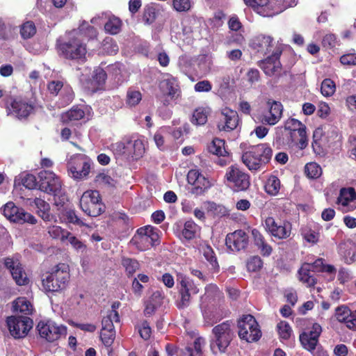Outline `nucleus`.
Instances as JSON below:
<instances>
[{
	"instance_id": "obj_1",
	"label": "nucleus",
	"mask_w": 356,
	"mask_h": 356,
	"mask_svg": "<svg viewBox=\"0 0 356 356\" xmlns=\"http://www.w3.org/2000/svg\"><path fill=\"white\" fill-rule=\"evenodd\" d=\"M251 46L257 52L264 55L272 52L263 63L262 67L266 74L273 75L280 69V56L282 49L280 47L274 48L273 39L271 36L259 35L252 40Z\"/></svg>"
},
{
	"instance_id": "obj_2",
	"label": "nucleus",
	"mask_w": 356,
	"mask_h": 356,
	"mask_svg": "<svg viewBox=\"0 0 356 356\" xmlns=\"http://www.w3.org/2000/svg\"><path fill=\"white\" fill-rule=\"evenodd\" d=\"M210 346L213 353H224L234 337V323L226 321L218 324L213 328Z\"/></svg>"
},
{
	"instance_id": "obj_3",
	"label": "nucleus",
	"mask_w": 356,
	"mask_h": 356,
	"mask_svg": "<svg viewBox=\"0 0 356 356\" xmlns=\"http://www.w3.org/2000/svg\"><path fill=\"white\" fill-rule=\"evenodd\" d=\"M272 154V149L268 144H259L244 152L242 161L250 170H258L269 162Z\"/></svg>"
},
{
	"instance_id": "obj_4",
	"label": "nucleus",
	"mask_w": 356,
	"mask_h": 356,
	"mask_svg": "<svg viewBox=\"0 0 356 356\" xmlns=\"http://www.w3.org/2000/svg\"><path fill=\"white\" fill-rule=\"evenodd\" d=\"M111 149L118 156L136 160L142 157L145 151L143 140L134 138H124L111 144Z\"/></svg>"
},
{
	"instance_id": "obj_5",
	"label": "nucleus",
	"mask_w": 356,
	"mask_h": 356,
	"mask_svg": "<svg viewBox=\"0 0 356 356\" xmlns=\"http://www.w3.org/2000/svg\"><path fill=\"white\" fill-rule=\"evenodd\" d=\"M76 35V31L70 32L67 40L60 42L58 44V49L67 59L83 61L87 53L86 46L82 39Z\"/></svg>"
},
{
	"instance_id": "obj_6",
	"label": "nucleus",
	"mask_w": 356,
	"mask_h": 356,
	"mask_svg": "<svg viewBox=\"0 0 356 356\" xmlns=\"http://www.w3.org/2000/svg\"><path fill=\"white\" fill-rule=\"evenodd\" d=\"M69 278L68 266L65 264H59L42 279L43 289L47 292H56L63 290L66 287Z\"/></svg>"
},
{
	"instance_id": "obj_7",
	"label": "nucleus",
	"mask_w": 356,
	"mask_h": 356,
	"mask_svg": "<svg viewBox=\"0 0 356 356\" xmlns=\"http://www.w3.org/2000/svg\"><path fill=\"white\" fill-rule=\"evenodd\" d=\"M92 163V161L85 154H74L67 161L68 175L74 180H83L89 175Z\"/></svg>"
},
{
	"instance_id": "obj_8",
	"label": "nucleus",
	"mask_w": 356,
	"mask_h": 356,
	"mask_svg": "<svg viewBox=\"0 0 356 356\" xmlns=\"http://www.w3.org/2000/svg\"><path fill=\"white\" fill-rule=\"evenodd\" d=\"M79 205L81 210L88 216L97 217L105 211V205L97 190H88L81 196Z\"/></svg>"
},
{
	"instance_id": "obj_9",
	"label": "nucleus",
	"mask_w": 356,
	"mask_h": 356,
	"mask_svg": "<svg viewBox=\"0 0 356 356\" xmlns=\"http://www.w3.org/2000/svg\"><path fill=\"white\" fill-rule=\"evenodd\" d=\"M10 334L15 339L25 338L33 327V321L24 315H11L6 320Z\"/></svg>"
},
{
	"instance_id": "obj_10",
	"label": "nucleus",
	"mask_w": 356,
	"mask_h": 356,
	"mask_svg": "<svg viewBox=\"0 0 356 356\" xmlns=\"http://www.w3.org/2000/svg\"><path fill=\"white\" fill-rule=\"evenodd\" d=\"M36 330L40 337L48 343H54L67 334V327L51 320L38 322Z\"/></svg>"
},
{
	"instance_id": "obj_11",
	"label": "nucleus",
	"mask_w": 356,
	"mask_h": 356,
	"mask_svg": "<svg viewBox=\"0 0 356 356\" xmlns=\"http://www.w3.org/2000/svg\"><path fill=\"white\" fill-rule=\"evenodd\" d=\"M238 336L248 343L258 341L261 332L255 318L250 315H243L238 321Z\"/></svg>"
},
{
	"instance_id": "obj_12",
	"label": "nucleus",
	"mask_w": 356,
	"mask_h": 356,
	"mask_svg": "<svg viewBox=\"0 0 356 356\" xmlns=\"http://www.w3.org/2000/svg\"><path fill=\"white\" fill-rule=\"evenodd\" d=\"M177 280L179 294L177 306L179 309H184L190 305L191 295L198 293L200 289L192 280L184 274H178Z\"/></svg>"
},
{
	"instance_id": "obj_13",
	"label": "nucleus",
	"mask_w": 356,
	"mask_h": 356,
	"mask_svg": "<svg viewBox=\"0 0 356 356\" xmlns=\"http://www.w3.org/2000/svg\"><path fill=\"white\" fill-rule=\"evenodd\" d=\"M225 178L227 186L236 191H245L250 184V176L235 165L227 168Z\"/></svg>"
},
{
	"instance_id": "obj_14",
	"label": "nucleus",
	"mask_w": 356,
	"mask_h": 356,
	"mask_svg": "<svg viewBox=\"0 0 356 356\" xmlns=\"http://www.w3.org/2000/svg\"><path fill=\"white\" fill-rule=\"evenodd\" d=\"M39 188L41 191L54 195L61 190L62 182L53 171L42 170L38 175Z\"/></svg>"
},
{
	"instance_id": "obj_15",
	"label": "nucleus",
	"mask_w": 356,
	"mask_h": 356,
	"mask_svg": "<svg viewBox=\"0 0 356 356\" xmlns=\"http://www.w3.org/2000/svg\"><path fill=\"white\" fill-rule=\"evenodd\" d=\"M158 238L157 234L151 226L139 228L130 243L135 245L138 250L144 251L154 245V241Z\"/></svg>"
},
{
	"instance_id": "obj_16",
	"label": "nucleus",
	"mask_w": 356,
	"mask_h": 356,
	"mask_svg": "<svg viewBox=\"0 0 356 356\" xmlns=\"http://www.w3.org/2000/svg\"><path fill=\"white\" fill-rule=\"evenodd\" d=\"M263 225L265 230L276 238L286 239L291 236L292 226L289 221L277 222L273 217H268L265 219Z\"/></svg>"
},
{
	"instance_id": "obj_17",
	"label": "nucleus",
	"mask_w": 356,
	"mask_h": 356,
	"mask_svg": "<svg viewBox=\"0 0 356 356\" xmlns=\"http://www.w3.org/2000/svg\"><path fill=\"white\" fill-rule=\"evenodd\" d=\"M2 211L6 218L15 222L35 224L37 222L33 216L26 212L23 209L16 207L12 202L6 203Z\"/></svg>"
},
{
	"instance_id": "obj_18",
	"label": "nucleus",
	"mask_w": 356,
	"mask_h": 356,
	"mask_svg": "<svg viewBox=\"0 0 356 356\" xmlns=\"http://www.w3.org/2000/svg\"><path fill=\"white\" fill-rule=\"evenodd\" d=\"M205 339L198 337L195 339L192 346H186L184 349L178 350L170 343L165 346V351L168 356H202V347L205 345Z\"/></svg>"
},
{
	"instance_id": "obj_19",
	"label": "nucleus",
	"mask_w": 356,
	"mask_h": 356,
	"mask_svg": "<svg viewBox=\"0 0 356 356\" xmlns=\"http://www.w3.org/2000/svg\"><path fill=\"white\" fill-rule=\"evenodd\" d=\"M187 181L189 184L193 186L191 193L195 195H202L211 186V183L209 179L197 168L191 169L188 171Z\"/></svg>"
},
{
	"instance_id": "obj_20",
	"label": "nucleus",
	"mask_w": 356,
	"mask_h": 356,
	"mask_svg": "<svg viewBox=\"0 0 356 356\" xmlns=\"http://www.w3.org/2000/svg\"><path fill=\"white\" fill-rule=\"evenodd\" d=\"M34 111V106L22 98L14 99L8 106V113L19 119L27 118Z\"/></svg>"
},
{
	"instance_id": "obj_21",
	"label": "nucleus",
	"mask_w": 356,
	"mask_h": 356,
	"mask_svg": "<svg viewBox=\"0 0 356 356\" xmlns=\"http://www.w3.org/2000/svg\"><path fill=\"white\" fill-rule=\"evenodd\" d=\"M322 327L318 323H313L312 330L300 334V341L302 347L309 352L314 351L318 343Z\"/></svg>"
},
{
	"instance_id": "obj_22",
	"label": "nucleus",
	"mask_w": 356,
	"mask_h": 356,
	"mask_svg": "<svg viewBox=\"0 0 356 356\" xmlns=\"http://www.w3.org/2000/svg\"><path fill=\"white\" fill-rule=\"evenodd\" d=\"M238 123V115L236 111L227 107L222 109L218 128L220 131H231L236 128Z\"/></svg>"
},
{
	"instance_id": "obj_23",
	"label": "nucleus",
	"mask_w": 356,
	"mask_h": 356,
	"mask_svg": "<svg viewBox=\"0 0 356 356\" xmlns=\"http://www.w3.org/2000/svg\"><path fill=\"white\" fill-rule=\"evenodd\" d=\"M248 235L241 229L228 234L225 239L227 248L233 252L245 249L248 246Z\"/></svg>"
},
{
	"instance_id": "obj_24",
	"label": "nucleus",
	"mask_w": 356,
	"mask_h": 356,
	"mask_svg": "<svg viewBox=\"0 0 356 356\" xmlns=\"http://www.w3.org/2000/svg\"><path fill=\"white\" fill-rule=\"evenodd\" d=\"M268 112L263 114L260 120L263 124L275 125L282 118L283 112L282 104L280 102L269 99L267 102Z\"/></svg>"
},
{
	"instance_id": "obj_25",
	"label": "nucleus",
	"mask_w": 356,
	"mask_h": 356,
	"mask_svg": "<svg viewBox=\"0 0 356 356\" xmlns=\"http://www.w3.org/2000/svg\"><path fill=\"white\" fill-rule=\"evenodd\" d=\"M5 266L9 270L13 280L19 286L26 285L29 280L21 264L18 260L6 258L4 261Z\"/></svg>"
},
{
	"instance_id": "obj_26",
	"label": "nucleus",
	"mask_w": 356,
	"mask_h": 356,
	"mask_svg": "<svg viewBox=\"0 0 356 356\" xmlns=\"http://www.w3.org/2000/svg\"><path fill=\"white\" fill-rule=\"evenodd\" d=\"M356 200V192L353 188H343L340 191L337 203L343 212H348L355 209L352 203Z\"/></svg>"
},
{
	"instance_id": "obj_27",
	"label": "nucleus",
	"mask_w": 356,
	"mask_h": 356,
	"mask_svg": "<svg viewBox=\"0 0 356 356\" xmlns=\"http://www.w3.org/2000/svg\"><path fill=\"white\" fill-rule=\"evenodd\" d=\"M159 88L165 95H168L172 99L179 95V90L177 81L169 74L163 76L159 83Z\"/></svg>"
},
{
	"instance_id": "obj_28",
	"label": "nucleus",
	"mask_w": 356,
	"mask_h": 356,
	"mask_svg": "<svg viewBox=\"0 0 356 356\" xmlns=\"http://www.w3.org/2000/svg\"><path fill=\"white\" fill-rule=\"evenodd\" d=\"M298 0H268L266 8L268 15H261L264 17H272L284 11L287 8L293 7L297 4Z\"/></svg>"
},
{
	"instance_id": "obj_29",
	"label": "nucleus",
	"mask_w": 356,
	"mask_h": 356,
	"mask_svg": "<svg viewBox=\"0 0 356 356\" xmlns=\"http://www.w3.org/2000/svg\"><path fill=\"white\" fill-rule=\"evenodd\" d=\"M168 303V299L163 291H156L145 302L146 312H154L164 309Z\"/></svg>"
},
{
	"instance_id": "obj_30",
	"label": "nucleus",
	"mask_w": 356,
	"mask_h": 356,
	"mask_svg": "<svg viewBox=\"0 0 356 356\" xmlns=\"http://www.w3.org/2000/svg\"><path fill=\"white\" fill-rule=\"evenodd\" d=\"M285 142L289 147H296L304 149L308 145V139L306 130H304L302 138L296 131L290 134H285Z\"/></svg>"
},
{
	"instance_id": "obj_31",
	"label": "nucleus",
	"mask_w": 356,
	"mask_h": 356,
	"mask_svg": "<svg viewBox=\"0 0 356 356\" xmlns=\"http://www.w3.org/2000/svg\"><path fill=\"white\" fill-rule=\"evenodd\" d=\"M311 272L312 271L310 262L304 263L298 270L299 280L309 287L314 286L316 283V279Z\"/></svg>"
},
{
	"instance_id": "obj_32",
	"label": "nucleus",
	"mask_w": 356,
	"mask_h": 356,
	"mask_svg": "<svg viewBox=\"0 0 356 356\" xmlns=\"http://www.w3.org/2000/svg\"><path fill=\"white\" fill-rule=\"evenodd\" d=\"M106 79V73L105 71L100 67H97L94 70L92 79L88 81V84H90V86L88 87L92 91L95 92L104 85Z\"/></svg>"
},
{
	"instance_id": "obj_33",
	"label": "nucleus",
	"mask_w": 356,
	"mask_h": 356,
	"mask_svg": "<svg viewBox=\"0 0 356 356\" xmlns=\"http://www.w3.org/2000/svg\"><path fill=\"white\" fill-rule=\"evenodd\" d=\"M201 251L205 259L208 261L209 269L213 273H217L219 270V265L217 261L216 254L212 248L207 245H203L201 247Z\"/></svg>"
},
{
	"instance_id": "obj_34",
	"label": "nucleus",
	"mask_w": 356,
	"mask_h": 356,
	"mask_svg": "<svg viewBox=\"0 0 356 356\" xmlns=\"http://www.w3.org/2000/svg\"><path fill=\"white\" fill-rule=\"evenodd\" d=\"M31 204L36 207L39 216H41L44 221L51 220L53 216L49 213L50 206L47 202L42 198L36 197Z\"/></svg>"
},
{
	"instance_id": "obj_35",
	"label": "nucleus",
	"mask_w": 356,
	"mask_h": 356,
	"mask_svg": "<svg viewBox=\"0 0 356 356\" xmlns=\"http://www.w3.org/2000/svg\"><path fill=\"white\" fill-rule=\"evenodd\" d=\"M13 312H34L32 302L26 297H19L12 302Z\"/></svg>"
},
{
	"instance_id": "obj_36",
	"label": "nucleus",
	"mask_w": 356,
	"mask_h": 356,
	"mask_svg": "<svg viewBox=\"0 0 356 356\" xmlns=\"http://www.w3.org/2000/svg\"><path fill=\"white\" fill-rule=\"evenodd\" d=\"M85 116V111L79 106L73 107L70 111L61 115V120L63 122L67 123L81 120Z\"/></svg>"
},
{
	"instance_id": "obj_37",
	"label": "nucleus",
	"mask_w": 356,
	"mask_h": 356,
	"mask_svg": "<svg viewBox=\"0 0 356 356\" xmlns=\"http://www.w3.org/2000/svg\"><path fill=\"white\" fill-rule=\"evenodd\" d=\"M284 129L286 134L297 131L299 133V136L302 138L304 130H306V126L295 118H289L284 122Z\"/></svg>"
},
{
	"instance_id": "obj_38",
	"label": "nucleus",
	"mask_w": 356,
	"mask_h": 356,
	"mask_svg": "<svg viewBox=\"0 0 356 356\" xmlns=\"http://www.w3.org/2000/svg\"><path fill=\"white\" fill-rule=\"evenodd\" d=\"M210 113L211 109L209 107H198L193 112L191 119L192 123L196 125L204 124Z\"/></svg>"
},
{
	"instance_id": "obj_39",
	"label": "nucleus",
	"mask_w": 356,
	"mask_h": 356,
	"mask_svg": "<svg viewBox=\"0 0 356 356\" xmlns=\"http://www.w3.org/2000/svg\"><path fill=\"white\" fill-rule=\"evenodd\" d=\"M225 140L220 138H214L208 145V150L210 153L220 157V156H226L228 152L225 147Z\"/></svg>"
},
{
	"instance_id": "obj_40",
	"label": "nucleus",
	"mask_w": 356,
	"mask_h": 356,
	"mask_svg": "<svg viewBox=\"0 0 356 356\" xmlns=\"http://www.w3.org/2000/svg\"><path fill=\"white\" fill-rule=\"evenodd\" d=\"M281 188L280 181L277 177L270 175L266 181L265 191L270 195L275 196L279 193Z\"/></svg>"
},
{
	"instance_id": "obj_41",
	"label": "nucleus",
	"mask_w": 356,
	"mask_h": 356,
	"mask_svg": "<svg viewBox=\"0 0 356 356\" xmlns=\"http://www.w3.org/2000/svg\"><path fill=\"white\" fill-rule=\"evenodd\" d=\"M121 264L124 268L126 275L130 277L140 268V264L136 259L122 257Z\"/></svg>"
},
{
	"instance_id": "obj_42",
	"label": "nucleus",
	"mask_w": 356,
	"mask_h": 356,
	"mask_svg": "<svg viewBox=\"0 0 356 356\" xmlns=\"http://www.w3.org/2000/svg\"><path fill=\"white\" fill-rule=\"evenodd\" d=\"M208 212L218 217H223L229 215V210L223 205L213 202H208L205 204Z\"/></svg>"
},
{
	"instance_id": "obj_43",
	"label": "nucleus",
	"mask_w": 356,
	"mask_h": 356,
	"mask_svg": "<svg viewBox=\"0 0 356 356\" xmlns=\"http://www.w3.org/2000/svg\"><path fill=\"white\" fill-rule=\"evenodd\" d=\"M120 316L119 313H108L103 317L102 324L104 330H114V323H120Z\"/></svg>"
},
{
	"instance_id": "obj_44",
	"label": "nucleus",
	"mask_w": 356,
	"mask_h": 356,
	"mask_svg": "<svg viewBox=\"0 0 356 356\" xmlns=\"http://www.w3.org/2000/svg\"><path fill=\"white\" fill-rule=\"evenodd\" d=\"M336 318L348 328L356 330V313H336Z\"/></svg>"
},
{
	"instance_id": "obj_45",
	"label": "nucleus",
	"mask_w": 356,
	"mask_h": 356,
	"mask_svg": "<svg viewBox=\"0 0 356 356\" xmlns=\"http://www.w3.org/2000/svg\"><path fill=\"white\" fill-rule=\"evenodd\" d=\"M122 27L121 20L115 16L110 17L104 25L105 31L112 35L118 33Z\"/></svg>"
},
{
	"instance_id": "obj_46",
	"label": "nucleus",
	"mask_w": 356,
	"mask_h": 356,
	"mask_svg": "<svg viewBox=\"0 0 356 356\" xmlns=\"http://www.w3.org/2000/svg\"><path fill=\"white\" fill-rule=\"evenodd\" d=\"M244 3L251 7L255 12L259 15H268L266 12V5L268 0H243Z\"/></svg>"
},
{
	"instance_id": "obj_47",
	"label": "nucleus",
	"mask_w": 356,
	"mask_h": 356,
	"mask_svg": "<svg viewBox=\"0 0 356 356\" xmlns=\"http://www.w3.org/2000/svg\"><path fill=\"white\" fill-rule=\"evenodd\" d=\"M199 231V227L192 220H188L185 222L182 230L183 236L188 240L195 237Z\"/></svg>"
},
{
	"instance_id": "obj_48",
	"label": "nucleus",
	"mask_w": 356,
	"mask_h": 356,
	"mask_svg": "<svg viewBox=\"0 0 356 356\" xmlns=\"http://www.w3.org/2000/svg\"><path fill=\"white\" fill-rule=\"evenodd\" d=\"M142 99V94L139 90L134 88H129L127 92L126 104L129 106H135L139 104Z\"/></svg>"
},
{
	"instance_id": "obj_49",
	"label": "nucleus",
	"mask_w": 356,
	"mask_h": 356,
	"mask_svg": "<svg viewBox=\"0 0 356 356\" xmlns=\"http://www.w3.org/2000/svg\"><path fill=\"white\" fill-rule=\"evenodd\" d=\"M305 171L307 176L312 179L318 178L322 173V169L321 166L315 162H310L307 163L305 167Z\"/></svg>"
},
{
	"instance_id": "obj_50",
	"label": "nucleus",
	"mask_w": 356,
	"mask_h": 356,
	"mask_svg": "<svg viewBox=\"0 0 356 356\" xmlns=\"http://www.w3.org/2000/svg\"><path fill=\"white\" fill-rule=\"evenodd\" d=\"M170 132V127H161L155 134L154 136V140L156 145V147L160 150H164L165 149V145H164V135L167 133Z\"/></svg>"
},
{
	"instance_id": "obj_51",
	"label": "nucleus",
	"mask_w": 356,
	"mask_h": 356,
	"mask_svg": "<svg viewBox=\"0 0 356 356\" xmlns=\"http://www.w3.org/2000/svg\"><path fill=\"white\" fill-rule=\"evenodd\" d=\"M76 31H77L76 36H79L81 38L82 35L88 38L96 35V30L86 22H83Z\"/></svg>"
},
{
	"instance_id": "obj_52",
	"label": "nucleus",
	"mask_w": 356,
	"mask_h": 356,
	"mask_svg": "<svg viewBox=\"0 0 356 356\" xmlns=\"http://www.w3.org/2000/svg\"><path fill=\"white\" fill-rule=\"evenodd\" d=\"M48 233L51 237L64 241L69 232L63 229L60 227L53 225L48 227Z\"/></svg>"
},
{
	"instance_id": "obj_53",
	"label": "nucleus",
	"mask_w": 356,
	"mask_h": 356,
	"mask_svg": "<svg viewBox=\"0 0 356 356\" xmlns=\"http://www.w3.org/2000/svg\"><path fill=\"white\" fill-rule=\"evenodd\" d=\"M321 93L325 97H331L336 90V85L330 79H325L323 81L321 87Z\"/></svg>"
},
{
	"instance_id": "obj_54",
	"label": "nucleus",
	"mask_w": 356,
	"mask_h": 356,
	"mask_svg": "<svg viewBox=\"0 0 356 356\" xmlns=\"http://www.w3.org/2000/svg\"><path fill=\"white\" fill-rule=\"evenodd\" d=\"M115 337V330H104L101 332V339L103 343L107 347L108 353H111L108 348L113 344Z\"/></svg>"
},
{
	"instance_id": "obj_55",
	"label": "nucleus",
	"mask_w": 356,
	"mask_h": 356,
	"mask_svg": "<svg viewBox=\"0 0 356 356\" xmlns=\"http://www.w3.org/2000/svg\"><path fill=\"white\" fill-rule=\"evenodd\" d=\"M280 337L282 339H289L292 334V329L286 321H280L277 325Z\"/></svg>"
},
{
	"instance_id": "obj_56",
	"label": "nucleus",
	"mask_w": 356,
	"mask_h": 356,
	"mask_svg": "<svg viewBox=\"0 0 356 356\" xmlns=\"http://www.w3.org/2000/svg\"><path fill=\"white\" fill-rule=\"evenodd\" d=\"M102 50L107 54H115L118 50L117 43L111 38H106L102 44Z\"/></svg>"
},
{
	"instance_id": "obj_57",
	"label": "nucleus",
	"mask_w": 356,
	"mask_h": 356,
	"mask_svg": "<svg viewBox=\"0 0 356 356\" xmlns=\"http://www.w3.org/2000/svg\"><path fill=\"white\" fill-rule=\"evenodd\" d=\"M95 181L104 186L113 187L116 184V181L113 179L111 176L106 173H99L96 176Z\"/></svg>"
},
{
	"instance_id": "obj_58",
	"label": "nucleus",
	"mask_w": 356,
	"mask_h": 356,
	"mask_svg": "<svg viewBox=\"0 0 356 356\" xmlns=\"http://www.w3.org/2000/svg\"><path fill=\"white\" fill-rule=\"evenodd\" d=\"M263 266V261L259 256H253L247 261V268L248 271L257 272Z\"/></svg>"
},
{
	"instance_id": "obj_59",
	"label": "nucleus",
	"mask_w": 356,
	"mask_h": 356,
	"mask_svg": "<svg viewBox=\"0 0 356 356\" xmlns=\"http://www.w3.org/2000/svg\"><path fill=\"white\" fill-rule=\"evenodd\" d=\"M65 240H67L68 242L72 245V247L74 248L76 251L83 252L86 250V245L78 238L72 235L71 233L69 232Z\"/></svg>"
},
{
	"instance_id": "obj_60",
	"label": "nucleus",
	"mask_w": 356,
	"mask_h": 356,
	"mask_svg": "<svg viewBox=\"0 0 356 356\" xmlns=\"http://www.w3.org/2000/svg\"><path fill=\"white\" fill-rule=\"evenodd\" d=\"M203 318L204 325L207 327H211L220 321L223 317L219 313H204Z\"/></svg>"
},
{
	"instance_id": "obj_61",
	"label": "nucleus",
	"mask_w": 356,
	"mask_h": 356,
	"mask_svg": "<svg viewBox=\"0 0 356 356\" xmlns=\"http://www.w3.org/2000/svg\"><path fill=\"white\" fill-rule=\"evenodd\" d=\"M158 10L153 6H148L145 9L143 20L145 24H151L156 20Z\"/></svg>"
},
{
	"instance_id": "obj_62",
	"label": "nucleus",
	"mask_w": 356,
	"mask_h": 356,
	"mask_svg": "<svg viewBox=\"0 0 356 356\" xmlns=\"http://www.w3.org/2000/svg\"><path fill=\"white\" fill-rule=\"evenodd\" d=\"M21 35L23 38H30L35 33V27L33 22H26L21 28Z\"/></svg>"
},
{
	"instance_id": "obj_63",
	"label": "nucleus",
	"mask_w": 356,
	"mask_h": 356,
	"mask_svg": "<svg viewBox=\"0 0 356 356\" xmlns=\"http://www.w3.org/2000/svg\"><path fill=\"white\" fill-rule=\"evenodd\" d=\"M22 184L29 189H34L38 185L36 177L32 174H26L22 178Z\"/></svg>"
},
{
	"instance_id": "obj_64",
	"label": "nucleus",
	"mask_w": 356,
	"mask_h": 356,
	"mask_svg": "<svg viewBox=\"0 0 356 356\" xmlns=\"http://www.w3.org/2000/svg\"><path fill=\"white\" fill-rule=\"evenodd\" d=\"M172 5L177 12H186L190 10L191 2L190 0H173Z\"/></svg>"
}]
</instances>
